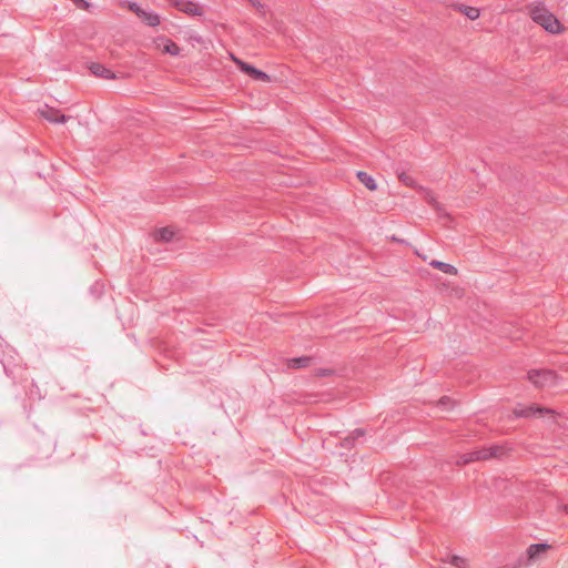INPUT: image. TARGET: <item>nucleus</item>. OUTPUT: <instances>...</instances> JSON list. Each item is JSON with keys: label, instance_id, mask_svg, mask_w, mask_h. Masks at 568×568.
<instances>
[{"label": "nucleus", "instance_id": "1", "mask_svg": "<svg viewBox=\"0 0 568 568\" xmlns=\"http://www.w3.org/2000/svg\"><path fill=\"white\" fill-rule=\"evenodd\" d=\"M529 14L531 19L540 24L546 31L557 34L561 32V26L558 19L551 13L542 2H536L530 6Z\"/></svg>", "mask_w": 568, "mask_h": 568}, {"label": "nucleus", "instance_id": "2", "mask_svg": "<svg viewBox=\"0 0 568 568\" xmlns=\"http://www.w3.org/2000/svg\"><path fill=\"white\" fill-rule=\"evenodd\" d=\"M501 453H503V448L498 445H494L490 447H484V448L476 449V450L460 455L458 457V459L456 460V464L458 466H464V465H468L470 463L478 462V460H487L493 457L500 456Z\"/></svg>", "mask_w": 568, "mask_h": 568}, {"label": "nucleus", "instance_id": "3", "mask_svg": "<svg viewBox=\"0 0 568 568\" xmlns=\"http://www.w3.org/2000/svg\"><path fill=\"white\" fill-rule=\"evenodd\" d=\"M527 378L536 387H546L555 384L556 374L550 369H531L528 372Z\"/></svg>", "mask_w": 568, "mask_h": 568}, {"label": "nucleus", "instance_id": "4", "mask_svg": "<svg viewBox=\"0 0 568 568\" xmlns=\"http://www.w3.org/2000/svg\"><path fill=\"white\" fill-rule=\"evenodd\" d=\"M514 414L516 417L519 418H530L536 415H544V414H550L555 415L556 412L550 408L537 406V405H530V406H524V407H517L514 409Z\"/></svg>", "mask_w": 568, "mask_h": 568}, {"label": "nucleus", "instance_id": "5", "mask_svg": "<svg viewBox=\"0 0 568 568\" xmlns=\"http://www.w3.org/2000/svg\"><path fill=\"white\" fill-rule=\"evenodd\" d=\"M234 61L236 62V64L239 65L241 71H243L244 73H246L254 80L263 81V82H268L271 80L270 75L267 73H265L264 71L258 70L255 67H253L246 62H243L241 60L234 59Z\"/></svg>", "mask_w": 568, "mask_h": 568}, {"label": "nucleus", "instance_id": "6", "mask_svg": "<svg viewBox=\"0 0 568 568\" xmlns=\"http://www.w3.org/2000/svg\"><path fill=\"white\" fill-rule=\"evenodd\" d=\"M550 548L551 546L547 542H538L530 545L526 550L527 566L530 565V562L537 560L542 552L547 551Z\"/></svg>", "mask_w": 568, "mask_h": 568}, {"label": "nucleus", "instance_id": "7", "mask_svg": "<svg viewBox=\"0 0 568 568\" xmlns=\"http://www.w3.org/2000/svg\"><path fill=\"white\" fill-rule=\"evenodd\" d=\"M40 114L51 123H65L69 116L62 114L59 110L45 106L40 110Z\"/></svg>", "mask_w": 568, "mask_h": 568}, {"label": "nucleus", "instance_id": "8", "mask_svg": "<svg viewBox=\"0 0 568 568\" xmlns=\"http://www.w3.org/2000/svg\"><path fill=\"white\" fill-rule=\"evenodd\" d=\"M92 74L102 79H114L115 75L112 70L108 69L105 65L99 62H93L89 67Z\"/></svg>", "mask_w": 568, "mask_h": 568}, {"label": "nucleus", "instance_id": "9", "mask_svg": "<svg viewBox=\"0 0 568 568\" xmlns=\"http://www.w3.org/2000/svg\"><path fill=\"white\" fill-rule=\"evenodd\" d=\"M176 7L180 11L187 13L190 16H201L202 9L199 7V4L187 1V0H180L176 2Z\"/></svg>", "mask_w": 568, "mask_h": 568}, {"label": "nucleus", "instance_id": "10", "mask_svg": "<svg viewBox=\"0 0 568 568\" xmlns=\"http://www.w3.org/2000/svg\"><path fill=\"white\" fill-rule=\"evenodd\" d=\"M146 26L150 27H156L160 24V16L152 11V10H145L141 11V14L139 17Z\"/></svg>", "mask_w": 568, "mask_h": 568}, {"label": "nucleus", "instance_id": "11", "mask_svg": "<svg viewBox=\"0 0 568 568\" xmlns=\"http://www.w3.org/2000/svg\"><path fill=\"white\" fill-rule=\"evenodd\" d=\"M429 265L436 270L442 271L445 274L454 275L457 273V268L454 265L442 262V261L434 260L429 263Z\"/></svg>", "mask_w": 568, "mask_h": 568}, {"label": "nucleus", "instance_id": "12", "mask_svg": "<svg viewBox=\"0 0 568 568\" xmlns=\"http://www.w3.org/2000/svg\"><path fill=\"white\" fill-rule=\"evenodd\" d=\"M365 436V430L363 428H356L353 430L347 437L343 439V446L344 447H351L354 445V443L358 439Z\"/></svg>", "mask_w": 568, "mask_h": 568}, {"label": "nucleus", "instance_id": "13", "mask_svg": "<svg viewBox=\"0 0 568 568\" xmlns=\"http://www.w3.org/2000/svg\"><path fill=\"white\" fill-rule=\"evenodd\" d=\"M357 178L368 190L374 191L377 189L375 180L368 173L364 171H358Z\"/></svg>", "mask_w": 568, "mask_h": 568}, {"label": "nucleus", "instance_id": "14", "mask_svg": "<svg viewBox=\"0 0 568 568\" xmlns=\"http://www.w3.org/2000/svg\"><path fill=\"white\" fill-rule=\"evenodd\" d=\"M154 236L158 241L170 242L174 236V232L170 227H162L155 232Z\"/></svg>", "mask_w": 568, "mask_h": 568}, {"label": "nucleus", "instance_id": "15", "mask_svg": "<svg viewBox=\"0 0 568 568\" xmlns=\"http://www.w3.org/2000/svg\"><path fill=\"white\" fill-rule=\"evenodd\" d=\"M460 11L470 20H476L479 17V10L475 7L462 6Z\"/></svg>", "mask_w": 568, "mask_h": 568}, {"label": "nucleus", "instance_id": "16", "mask_svg": "<svg viewBox=\"0 0 568 568\" xmlns=\"http://www.w3.org/2000/svg\"><path fill=\"white\" fill-rule=\"evenodd\" d=\"M310 361H311V358L306 357V356L292 358L290 361V366L294 367V368L306 367L308 365Z\"/></svg>", "mask_w": 568, "mask_h": 568}, {"label": "nucleus", "instance_id": "17", "mask_svg": "<svg viewBox=\"0 0 568 568\" xmlns=\"http://www.w3.org/2000/svg\"><path fill=\"white\" fill-rule=\"evenodd\" d=\"M447 562H449L450 565L458 567V568L466 567V559L460 556H457V555L448 556Z\"/></svg>", "mask_w": 568, "mask_h": 568}, {"label": "nucleus", "instance_id": "18", "mask_svg": "<svg viewBox=\"0 0 568 568\" xmlns=\"http://www.w3.org/2000/svg\"><path fill=\"white\" fill-rule=\"evenodd\" d=\"M179 50L180 49L176 45V43H174L172 41L165 47V51L169 52L172 55H176L179 53Z\"/></svg>", "mask_w": 568, "mask_h": 568}, {"label": "nucleus", "instance_id": "19", "mask_svg": "<svg viewBox=\"0 0 568 568\" xmlns=\"http://www.w3.org/2000/svg\"><path fill=\"white\" fill-rule=\"evenodd\" d=\"M452 404V400L449 397L444 396L438 400V406L443 407L444 409H448V406Z\"/></svg>", "mask_w": 568, "mask_h": 568}, {"label": "nucleus", "instance_id": "20", "mask_svg": "<svg viewBox=\"0 0 568 568\" xmlns=\"http://www.w3.org/2000/svg\"><path fill=\"white\" fill-rule=\"evenodd\" d=\"M129 9L132 12H134L138 17H140L141 11H143V9L136 2L129 3Z\"/></svg>", "mask_w": 568, "mask_h": 568}, {"label": "nucleus", "instance_id": "21", "mask_svg": "<svg viewBox=\"0 0 568 568\" xmlns=\"http://www.w3.org/2000/svg\"><path fill=\"white\" fill-rule=\"evenodd\" d=\"M72 1L78 8L83 9V10H87L90 7V3L85 0H72Z\"/></svg>", "mask_w": 568, "mask_h": 568}, {"label": "nucleus", "instance_id": "22", "mask_svg": "<svg viewBox=\"0 0 568 568\" xmlns=\"http://www.w3.org/2000/svg\"><path fill=\"white\" fill-rule=\"evenodd\" d=\"M565 511L568 514V505H565Z\"/></svg>", "mask_w": 568, "mask_h": 568}]
</instances>
